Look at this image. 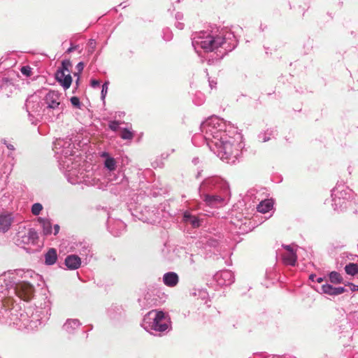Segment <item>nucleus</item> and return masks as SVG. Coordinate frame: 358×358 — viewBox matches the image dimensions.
<instances>
[{
  "mask_svg": "<svg viewBox=\"0 0 358 358\" xmlns=\"http://www.w3.org/2000/svg\"><path fill=\"white\" fill-rule=\"evenodd\" d=\"M81 257L78 255H69L66 257L64 264L67 269L73 271L79 268L82 264Z\"/></svg>",
  "mask_w": 358,
  "mask_h": 358,
  "instance_id": "19",
  "label": "nucleus"
},
{
  "mask_svg": "<svg viewBox=\"0 0 358 358\" xmlns=\"http://www.w3.org/2000/svg\"><path fill=\"white\" fill-rule=\"evenodd\" d=\"M199 162V159L198 157H194L192 159V163L194 164V165H196Z\"/></svg>",
  "mask_w": 358,
  "mask_h": 358,
  "instance_id": "57",
  "label": "nucleus"
},
{
  "mask_svg": "<svg viewBox=\"0 0 358 358\" xmlns=\"http://www.w3.org/2000/svg\"><path fill=\"white\" fill-rule=\"evenodd\" d=\"M217 83L214 80H209V86L211 89L215 87Z\"/></svg>",
  "mask_w": 358,
  "mask_h": 358,
  "instance_id": "52",
  "label": "nucleus"
},
{
  "mask_svg": "<svg viewBox=\"0 0 358 358\" xmlns=\"http://www.w3.org/2000/svg\"><path fill=\"white\" fill-rule=\"evenodd\" d=\"M79 80H80V78H79V77H78V78H77V80H76V85H78V83H79Z\"/></svg>",
  "mask_w": 358,
  "mask_h": 358,
  "instance_id": "58",
  "label": "nucleus"
},
{
  "mask_svg": "<svg viewBox=\"0 0 358 358\" xmlns=\"http://www.w3.org/2000/svg\"><path fill=\"white\" fill-rule=\"evenodd\" d=\"M96 41L94 39H90L88 41V43L87 44V50L89 55L92 54L96 48Z\"/></svg>",
  "mask_w": 358,
  "mask_h": 358,
  "instance_id": "38",
  "label": "nucleus"
},
{
  "mask_svg": "<svg viewBox=\"0 0 358 358\" xmlns=\"http://www.w3.org/2000/svg\"><path fill=\"white\" fill-rule=\"evenodd\" d=\"M37 277L32 270L16 269L0 275V322L13 325L27 332L37 330L48 319V310L36 308L22 310L13 296L20 300L29 301L34 287L29 278Z\"/></svg>",
  "mask_w": 358,
  "mask_h": 358,
  "instance_id": "1",
  "label": "nucleus"
},
{
  "mask_svg": "<svg viewBox=\"0 0 358 358\" xmlns=\"http://www.w3.org/2000/svg\"><path fill=\"white\" fill-rule=\"evenodd\" d=\"M329 281L335 285L343 282V278L341 274L337 271H331L328 273Z\"/></svg>",
  "mask_w": 358,
  "mask_h": 358,
  "instance_id": "31",
  "label": "nucleus"
},
{
  "mask_svg": "<svg viewBox=\"0 0 358 358\" xmlns=\"http://www.w3.org/2000/svg\"><path fill=\"white\" fill-rule=\"evenodd\" d=\"M45 264L47 266L54 265L58 259L57 252L55 248H51L44 254Z\"/></svg>",
  "mask_w": 358,
  "mask_h": 358,
  "instance_id": "27",
  "label": "nucleus"
},
{
  "mask_svg": "<svg viewBox=\"0 0 358 358\" xmlns=\"http://www.w3.org/2000/svg\"><path fill=\"white\" fill-rule=\"evenodd\" d=\"M235 128L229 122L217 116H213L201 124V133L195 134L192 138V143L195 146H201L206 143L209 149L223 162L234 164L241 156L243 144L241 136L238 140L229 134L234 133Z\"/></svg>",
  "mask_w": 358,
  "mask_h": 358,
  "instance_id": "2",
  "label": "nucleus"
},
{
  "mask_svg": "<svg viewBox=\"0 0 358 358\" xmlns=\"http://www.w3.org/2000/svg\"><path fill=\"white\" fill-rule=\"evenodd\" d=\"M321 291L323 294L329 296H338L345 292L346 289L343 287H336L329 283H326L322 285Z\"/></svg>",
  "mask_w": 358,
  "mask_h": 358,
  "instance_id": "21",
  "label": "nucleus"
},
{
  "mask_svg": "<svg viewBox=\"0 0 358 358\" xmlns=\"http://www.w3.org/2000/svg\"><path fill=\"white\" fill-rule=\"evenodd\" d=\"M23 217L18 213L3 211L0 213V231L7 232L13 223L21 222Z\"/></svg>",
  "mask_w": 358,
  "mask_h": 358,
  "instance_id": "12",
  "label": "nucleus"
},
{
  "mask_svg": "<svg viewBox=\"0 0 358 358\" xmlns=\"http://www.w3.org/2000/svg\"><path fill=\"white\" fill-rule=\"evenodd\" d=\"M214 279L220 286H229L234 282V275L229 270H223L217 272Z\"/></svg>",
  "mask_w": 358,
  "mask_h": 358,
  "instance_id": "14",
  "label": "nucleus"
},
{
  "mask_svg": "<svg viewBox=\"0 0 358 358\" xmlns=\"http://www.w3.org/2000/svg\"><path fill=\"white\" fill-rule=\"evenodd\" d=\"M107 224L109 232L114 236H120L126 228V224L120 220H112L109 217Z\"/></svg>",
  "mask_w": 358,
  "mask_h": 358,
  "instance_id": "16",
  "label": "nucleus"
},
{
  "mask_svg": "<svg viewBox=\"0 0 358 358\" xmlns=\"http://www.w3.org/2000/svg\"><path fill=\"white\" fill-rule=\"evenodd\" d=\"M43 206L40 203H35L31 206V212L34 215H38L43 210Z\"/></svg>",
  "mask_w": 358,
  "mask_h": 358,
  "instance_id": "35",
  "label": "nucleus"
},
{
  "mask_svg": "<svg viewBox=\"0 0 358 358\" xmlns=\"http://www.w3.org/2000/svg\"><path fill=\"white\" fill-rule=\"evenodd\" d=\"M248 222L250 223V220L246 217L231 221L233 224H234L236 227H238L241 232H247L251 229L250 227L247 225Z\"/></svg>",
  "mask_w": 358,
  "mask_h": 358,
  "instance_id": "29",
  "label": "nucleus"
},
{
  "mask_svg": "<svg viewBox=\"0 0 358 358\" xmlns=\"http://www.w3.org/2000/svg\"><path fill=\"white\" fill-rule=\"evenodd\" d=\"M21 73L26 76H29L31 73V69L29 66H24L21 68Z\"/></svg>",
  "mask_w": 358,
  "mask_h": 358,
  "instance_id": "44",
  "label": "nucleus"
},
{
  "mask_svg": "<svg viewBox=\"0 0 358 358\" xmlns=\"http://www.w3.org/2000/svg\"><path fill=\"white\" fill-rule=\"evenodd\" d=\"M343 283L345 286H349V285H348V283H349V282H344V281H343Z\"/></svg>",
  "mask_w": 358,
  "mask_h": 358,
  "instance_id": "59",
  "label": "nucleus"
},
{
  "mask_svg": "<svg viewBox=\"0 0 358 358\" xmlns=\"http://www.w3.org/2000/svg\"><path fill=\"white\" fill-rule=\"evenodd\" d=\"M194 296H198L201 300L205 301V303H207V299L208 296V294L205 289H198L195 292L193 293Z\"/></svg>",
  "mask_w": 358,
  "mask_h": 358,
  "instance_id": "36",
  "label": "nucleus"
},
{
  "mask_svg": "<svg viewBox=\"0 0 358 358\" xmlns=\"http://www.w3.org/2000/svg\"><path fill=\"white\" fill-rule=\"evenodd\" d=\"M6 145L8 149L10 150H15V147L13 145L10 144V143H6Z\"/></svg>",
  "mask_w": 358,
  "mask_h": 358,
  "instance_id": "53",
  "label": "nucleus"
},
{
  "mask_svg": "<svg viewBox=\"0 0 358 358\" xmlns=\"http://www.w3.org/2000/svg\"><path fill=\"white\" fill-rule=\"evenodd\" d=\"M199 175H200V173L199 172L196 177H199Z\"/></svg>",
  "mask_w": 358,
  "mask_h": 358,
  "instance_id": "62",
  "label": "nucleus"
},
{
  "mask_svg": "<svg viewBox=\"0 0 358 358\" xmlns=\"http://www.w3.org/2000/svg\"><path fill=\"white\" fill-rule=\"evenodd\" d=\"M219 245L218 239L211 234H207L200 238L199 241V247L211 251L212 249H215Z\"/></svg>",
  "mask_w": 358,
  "mask_h": 358,
  "instance_id": "17",
  "label": "nucleus"
},
{
  "mask_svg": "<svg viewBox=\"0 0 358 358\" xmlns=\"http://www.w3.org/2000/svg\"><path fill=\"white\" fill-rule=\"evenodd\" d=\"M271 358H296L292 355H283L280 357H270Z\"/></svg>",
  "mask_w": 358,
  "mask_h": 358,
  "instance_id": "51",
  "label": "nucleus"
},
{
  "mask_svg": "<svg viewBox=\"0 0 358 358\" xmlns=\"http://www.w3.org/2000/svg\"><path fill=\"white\" fill-rule=\"evenodd\" d=\"M25 106L29 121L32 124L36 125L38 122V117L41 114L43 103L39 101L38 96L33 94L27 99Z\"/></svg>",
  "mask_w": 358,
  "mask_h": 358,
  "instance_id": "10",
  "label": "nucleus"
},
{
  "mask_svg": "<svg viewBox=\"0 0 358 358\" xmlns=\"http://www.w3.org/2000/svg\"><path fill=\"white\" fill-rule=\"evenodd\" d=\"M324 280V277H319V278H316V280L315 281L318 283H321Z\"/></svg>",
  "mask_w": 358,
  "mask_h": 358,
  "instance_id": "55",
  "label": "nucleus"
},
{
  "mask_svg": "<svg viewBox=\"0 0 358 358\" xmlns=\"http://www.w3.org/2000/svg\"><path fill=\"white\" fill-rule=\"evenodd\" d=\"M141 327L152 335L161 336L171 330V321L168 313L153 309L144 315Z\"/></svg>",
  "mask_w": 358,
  "mask_h": 358,
  "instance_id": "6",
  "label": "nucleus"
},
{
  "mask_svg": "<svg viewBox=\"0 0 358 358\" xmlns=\"http://www.w3.org/2000/svg\"><path fill=\"white\" fill-rule=\"evenodd\" d=\"M108 85H109V82L108 81H106L102 85L101 92V98L102 100H104L105 98H106V96L107 94L108 90Z\"/></svg>",
  "mask_w": 358,
  "mask_h": 358,
  "instance_id": "40",
  "label": "nucleus"
},
{
  "mask_svg": "<svg viewBox=\"0 0 358 358\" xmlns=\"http://www.w3.org/2000/svg\"><path fill=\"white\" fill-rule=\"evenodd\" d=\"M59 229H60V227L59 224H55L52 227V234L56 236L59 231Z\"/></svg>",
  "mask_w": 358,
  "mask_h": 358,
  "instance_id": "47",
  "label": "nucleus"
},
{
  "mask_svg": "<svg viewBox=\"0 0 358 358\" xmlns=\"http://www.w3.org/2000/svg\"><path fill=\"white\" fill-rule=\"evenodd\" d=\"M172 38H173V34H172L171 30L169 28L166 27L162 29V38L165 41H170L172 39Z\"/></svg>",
  "mask_w": 358,
  "mask_h": 358,
  "instance_id": "37",
  "label": "nucleus"
},
{
  "mask_svg": "<svg viewBox=\"0 0 358 358\" xmlns=\"http://www.w3.org/2000/svg\"><path fill=\"white\" fill-rule=\"evenodd\" d=\"M182 220L186 224H191L194 228L199 227L201 222V220L196 215L187 210L183 213Z\"/></svg>",
  "mask_w": 358,
  "mask_h": 358,
  "instance_id": "25",
  "label": "nucleus"
},
{
  "mask_svg": "<svg viewBox=\"0 0 358 358\" xmlns=\"http://www.w3.org/2000/svg\"><path fill=\"white\" fill-rule=\"evenodd\" d=\"M100 157L103 159L104 169L107 171L108 180L113 185H121L122 188L127 189L129 187L128 178L124 173L118 171L115 173L117 168V162L108 152H101Z\"/></svg>",
  "mask_w": 358,
  "mask_h": 358,
  "instance_id": "8",
  "label": "nucleus"
},
{
  "mask_svg": "<svg viewBox=\"0 0 358 358\" xmlns=\"http://www.w3.org/2000/svg\"><path fill=\"white\" fill-rule=\"evenodd\" d=\"M277 129L275 127H270L266 129L265 131H261L257 138L259 142L265 143L270 141L271 138H275L277 136Z\"/></svg>",
  "mask_w": 358,
  "mask_h": 358,
  "instance_id": "24",
  "label": "nucleus"
},
{
  "mask_svg": "<svg viewBox=\"0 0 358 358\" xmlns=\"http://www.w3.org/2000/svg\"><path fill=\"white\" fill-rule=\"evenodd\" d=\"M108 315L112 322L114 324H117L124 320L125 311L122 306L113 305L108 310Z\"/></svg>",
  "mask_w": 358,
  "mask_h": 358,
  "instance_id": "15",
  "label": "nucleus"
},
{
  "mask_svg": "<svg viewBox=\"0 0 358 358\" xmlns=\"http://www.w3.org/2000/svg\"><path fill=\"white\" fill-rule=\"evenodd\" d=\"M201 199L211 208H220L227 203L230 194L228 182L217 176L204 179L199 188Z\"/></svg>",
  "mask_w": 358,
  "mask_h": 358,
  "instance_id": "5",
  "label": "nucleus"
},
{
  "mask_svg": "<svg viewBox=\"0 0 358 358\" xmlns=\"http://www.w3.org/2000/svg\"><path fill=\"white\" fill-rule=\"evenodd\" d=\"M182 17H183V15L182 13H177L176 14V20L179 21V20H182Z\"/></svg>",
  "mask_w": 358,
  "mask_h": 358,
  "instance_id": "50",
  "label": "nucleus"
},
{
  "mask_svg": "<svg viewBox=\"0 0 358 358\" xmlns=\"http://www.w3.org/2000/svg\"><path fill=\"white\" fill-rule=\"evenodd\" d=\"M249 358H253V357H249Z\"/></svg>",
  "mask_w": 358,
  "mask_h": 358,
  "instance_id": "63",
  "label": "nucleus"
},
{
  "mask_svg": "<svg viewBox=\"0 0 358 358\" xmlns=\"http://www.w3.org/2000/svg\"><path fill=\"white\" fill-rule=\"evenodd\" d=\"M79 257H81V260L85 264L87 263L88 260L92 257V252L91 247L88 244H83L81 248L79 249Z\"/></svg>",
  "mask_w": 358,
  "mask_h": 358,
  "instance_id": "28",
  "label": "nucleus"
},
{
  "mask_svg": "<svg viewBox=\"0 0 358 358\" xmlns=\"http://www.w3.org/2000/svg\"><path fill=\"white\" fill-rule=\"evenodd\" d=\"M76 145L72 139L57 138L53 142V148L55 155L59 162V165L65 169V176L67 180L73 184L83 183L86 185L96 186L100 188L99 173L95 171L91 165L80 166L78 160L72 159L75 155Z\"/></svg>",
  "mask_w": 358,
  "mask_h": 358,
  "instance_id": "3",
  "label": "nucleus"
},
{
  "mask_svg": "<svg viewBox=\"0 0 358 358\" xmlns=\"http://www.w3.org/2000/svg\"><path fill=\"white\" fill-rule=\"evenodd\" d=\"M36 220L41 226L45 236H49L52 234V224L50 219L38 217Z\"/></svg>",
  "mask_w": 358,
  "mask_h": 358,
  "instance_id": "26",
  "label": "nucleus"
},
{
  "mask_svg": "<svg viewBox=\"0 0 358 358\" xmlns=\"http://www.w3.org/2000/svg\"><path fill=\"white\" fill-rule=\"evenodd\" d=\"M131 215L138 220L150 224H155L159 219L158 211L155 207L148 208L145 206L140 211L135 209V213L132 212Z\"/></svg>",
  "mask_w": 358,
  "mask_h": 358,
  "instance_id": "11",
  "label": "nucleus"
},
{
  "mask_svg": "<svg viewBox=\"0 0 358 358\" xmlns=\"http://www.w3.org/2000/svg\"><path fill=\"white\" fill-rule=\"evenodd\" d=\"M81 324L78 319H68L63 325V329L69 334H74Z\"/></svg>",
  "mask_w": 358,
  "mask_h": 358,
  "instance_id": "22",
  "label": "nucleus"
},
{
  "mask_svg": "<svg viewBox=\"0 0 358 358\" xmlns=\"http://www.w3.org/2000/svg\"><path fill=\"white\" fill-rule=\"evenodd\" d=\"M72 64L69 59H65L62 62V66L57 70H62L64 73H70V67Z\"/></svg>",
  "mask_w": 358,
  "mask_h": 358,
  "instance_id": "34",
  "label": "nucleus"
},
{
  "mask_svg": "<svg viewBox=\"0 0 358 358\" xmlns=\"http://www.w3.org/2000/svg\"><path fill=\"white\" fill-rule=\"evenodd\" d=\"M331 198L333 208L338 212H343L352 208L355 203L354 192L341 182H337L331 190Z\"/></svg>",
  "mask_w": 358,
  "mask_h": 358,
  "instance_id": "7",
  "label": "nucleus"
},
{
  "mask_svg": "<svg viewBox=\"0 0 358 358\" xmlns=\"http://www.w3.org/2000/svg\"><path fill=\"white\" fill-rule=\"evenodd\" d=\"M71 104L77 108H80V101L78 97L77 96H72L70 99Z\"/></svg>",
  "mask_w": 358,
  "mask_h": 358,
  "instance_id": "42",
  "label": "nucleus"
},
{
  "mask_svg": "<svg viewBox=\"0 0 358 358\" xmlns=\"http://www.w3.org/2000/svg\"><path fill=\"white\" fill-rule=\"evenodd\" d=\"M254 356H255V357H253V358H262V357H257L256 356V353H255V354H254Z\"/></svg>",
  "mask_w": 358,
  "mask_h": 358,
  "instance_id": "60",
  "label": "nucleus"
},
{
  "mask_svg": "<svg viewBox=\"0 0 358 358\" xmlns=\"http://www.w3.org/2000/svg\"><path fill=\"white\" fill-rule=\"evenodd\" d=\"M38 238V234L34 229H29L24 234L17 239L18 245H22L23 248L25 245H36Z\"/></svg>",
  "mask_w": 358,
  "mask_h": 358,
  "instance_id": "13",
  "label": "nucleus"
},
{
  "mask_svg": "<svg viewBox=\"0 0 358 358\" xmlns=\"http://www.w3.org/2000/svg\"><path fill=\"white\" fill-rule=\"evenodd\" d=\"M309 280H311L312 282H315V280H316V275L315 274H310L309 275Z\"/></svg>",
  "mask_w": 358,
  "mask_h": 358,
  "instance_id": "54",
  "label": "nucleus"
},
{
  "mask_svg": "<svg viewBox=\"0 0 358 358\" xmlns=\"http://www.w3.org/2000/svg\"><path fill=\"white\" fill-rule=\"evenodd\" d=\"M101 82L96 79H91L90 80V85L93 88L99 87L100 85Z\"/></svg>",
  "mask_w": 358,
  "mask_h": 358,
  "instance_id": "46",
  "label": "nucleus"
},
{
  "mask_svg": "<svg viewBox=\"0 0 358 358\" xmlns=\"http://www.w3.org/2000/svg\"><path fill=\"white\" fill-rule=\"evenodd\" d=\"M76 70L78 71V73H76L74 75L75 76H77L78 74L80 73L83 71V69H84V63L80 62H79L76 66Z\"/></svg>",
  "mask_w": 358,
  "mask_h": 358,
  "instance_id": "45",
  "label": "nucleus"
},
{
  "mask_svg": "<svg viewBox=\"0 0 358 358\" xmlns=\"http://www.w3.org/2000/svg\"><path fill=\"white\" fill-rule=\"evenodd\" d=\"M345 271L348 275L355 276L358 274V264L356 263H349L345 266Z\"/></svg>",
  "mask_w": 358,
  "mask_h": 358,
  "instance_id": "32",
  "label": "nucleus"
},
{
  "mask_svg": "<svg viewBox=\"0 0 358 358\" xmlns=\"http://www.w3.org/2000/svg\"><path fill=\"white\" fill-rule=\"evenodd\" d=\"M44 108L43 112L46 110H53L57 113H62L64 109V105L61 101V94L55 90H49L43 99Z\"/></svg>",
  "mask_w": 358,
  "mask_h": 358,
  "instance_id": "9",
  "label": "nucleus"
},
{
  "mask_svg": "<svg viewBox=\"0 0 358 358\" xmlns=\"http://www.w3.org/2000/svg\"><path fill=\"white\" fill-rule=\"evenodd\" d=\"M185 259L186 262L190 266L194 265L196 262V259H195V255L193 254L187 255L185 257Z\"/></svg>",
  "mask_w": 358,
  "mask_h": 358,
  "instance_id": "41",
  "label": "nucleus"
},
{
  "mask_svg": "<svg viewBox=\"0 0 358 358\" xmlns=\"http://www.w3.org/2000/svg\"><path fill=\"white\" fill-rule=\"evenodd\" d=\"M120 136L122 139L124 140H131L134 136V133L133 131L127 129V128H121L120 129Z\"/></svg>",
  "mask_w": 358,
  "mask_h": 358,
  "instance_id": "33",
  "label": "nucleus"
},
{
  "mask_svg": "<svg viewBox=\"0 0 358 358\" xmlns=\"http://www.w3.org/2000/svg\"><path fill=\"white\" fill-rule=\"evenodd\" d=\"M193 101L194 102V103H195L196 105H201V104H202V103L203 102V99H201V101H197L196 99L195 98V99L193 100Z\"/></svg>",
  "mask_w": 358,
  "mask_h": 358,
  "instance_id": "56",
  "label": "nucleus"
},
{
  "mask_svg": "<svg viewBox=\"0 0 358 358\" xmlns=\"http://www.w3.org/2000/svg\"><path fill=\"white\" fill-rule=\"evenodd\" d=\"M196 96V97H199V96H202L203 95H202V94L199 93V94H197Z\"/></svg>",
  "mask_w": 358,
  "mask_h": 358,
  "instance_id": "61",
  "label": "nucleus"
},
{
  "mask_svg": "<svg viewBox=\"0 0 358 358\" xmlns=\"http://www.w3.org/2000/svg\"><path fill=\"white\" fill-rule=\"evenodd\" d=\"M74 50H78L79 52H81L82 49L80 48L79 45H73L72 43H71V46L66 50V53L69 54Z\"/></svg>",
  "mask_w": 358,
  "mask_h": 358,
  "instance_id": "43",
  "label": "nucleus"
},
{
  "mask_svg": "<svg viewBox=\"0 0 358 358\" xmlns=\"http://www.w3.org/2000/svg\"><path fill=\"white\" fill-rule=\"evenodd\" d=\"M120 124V122L119 121L113 120L110 121L108 123V128L112 130L113 131H117L118 129H120L119 128V126Z\"/></svg>",
  "mask_w": 358,
  "mask_h": 358,
  "instance_id": "39",
  "label": "nucleus"
},
{
  "mask_svg": "<svg viewBox=\"0 0 358 358\" xmlns=\"http://www.w3.org/2000/svg\"><path fill=\"white\" fill-rule=\"evenodd\" d=\"M284 248L285 251L282 254L283 262L287 265L294 266L297 260L296 251L291 245H285Z\"/></svg>",
  "mask_w": 358,
  "mask_h": 358,
  "instance_id": "18",
  "label": "nucleus"
},
{
  "mask_svg": "<svg viewBox=\"0 0 358 358\" xmlns=\"http://www.w3.org/2000/svg\"><path fill=\"white\" fill-rule=\"evenodd\" d=\"M192 41V46L197 52L199 48L204 52L215 51V58L217 59H222L237 45L235 35L227 28L196 32L193 35Z\"/></svg>",
  "mask_w": 358,
  "mask_h": 358,
  "instance_id": "4",
  "label": "nucleus"
},
{
  "mask_svg": "<svg viewBox=\"0 0 358 358\" xmlns=\"http://www.w3.org/2000/svg\"><path fill=\"white\" fill-rule=\"evenodd\" d=\"M350 289L352 292H357L358 291V285H355L353 283H348Z\"/></svg>",
  "mask_w": 358,
  "mask_h": 358,
  "instance_id": "48",
  "label": "nucleus"
},
{
  "mask_svg": "<svg viewBox=\"0 0 358 358\" xmlns=\"http://www.w3.org/2000/svg\"><path fill=\"white\" fill-rule=\"evenodd\" d=\"M55 79L64 90L69 89L72 83V78L70 73H64L62 70H57Z\"/></svg>",
  "mask_w": 358,
  "mask_h": 358,
  "instance_id": "20",
  "label": "nucleus"
},
{
  "mask_svg": "<svg viewBox=\"0 0 358 358\" xmlns=\"http://www.w3.org/2000/svg\"><path fill=\"white\" fill-rule=\"evenodd\" d=\"M162 280L166 286L174 287L178 284L179 276L176 272L169 271L164 274Z\"/></svg>",
  "mask_w": 358,
  "mask_h": 358,
  "instance_id": "23",
  "label": "nucleus"
},
{
  "mask_svg": "<svg viewBox=\"0 0 358 358\" xmlns=\"http://www.w3.org/2000/svg\"><path fill=\"white\" fill-rule=\"evenodd\" d=\"M273 208V202L271 200L265 199L262 201L257 206V210L261 213H266Z\"/></svg>",
  "mask_w": 358,
  "mask_h": 358,
  "instance_id": "30",
  "label": "nucleus"
},
{
  "mask_svg": "<svg viewBox=\"0 0 358 358\" xmlns=\"http://www.w3.org/2000/svg\"><path fill=\"white\" fill-rule=\"evenodd\" d=\"M176 27L180 30H182L184 28V24L180 22L176 23Z\"/></svg>",
  "mask_w": 358,
  "mask_h": 358,
  "instance_id": "49",
  "label": "nucleus"
}]
</instances>
